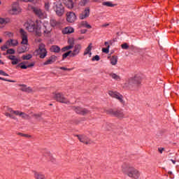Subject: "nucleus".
Segmentation results:
<instances>
[{
	"label": "nucleus",
	"mask_w": 179,
	"mask_h": 179,
	"mask_svg": "<svg viewBox=\"0 0 179 179\" xmlns=\"http://www.w3.org/2000/svg\"><path fill=\"white\" fill-rule=\"evenodd\" d=\"M64 4L68 9H73V1L72 0H64Z\"/></svg>",
	"instance_id": "4be33fe9"
},
{
	"label": "nucleus",
	"mask_w": 179,
	"mask_h": 179,
	"mask_svg": "<svg viewBox=\"0 0 179 179\" xmlns=\"http://www.w3.org/2000/svg\"><path fill=\"white\" fill-rule=\"evenodd\" d=\"M7 44L8 45V47H16V45L19 44V42H17V40L9 39L7 41Z\"/></svg>",
	"instance_id": "5701e85b"
},
{
	"label": "nucleus",
	"mask_w": 179,
	"mask_h": 179,
	"mask_svg": "<svg viewBox=\"0 0 179 179\" xmlns=\"http://www.w3.org/2000/svg\"><path fill=\"white\" fill-rule=\"evenodd\" d=\"M86 31H87V30L81 31V34H85V33H86Z\"/></svg>",
	"instance_id": "5fc2aeb1"
},
{
	"label": "nucleus",
	"mask_w": 179,
	"mask_h": 179,
	"mask_svg": "<svg viewBox=\"0 0 179 179\" xmlns=\"http://www.w3.org/2000/svg\"><path fill=\"white\" fill-rule=\"evenodd\" d=\"M80 50H82V45L80 44L76 45L73 52L71 51L70 57H76L80 52Z\"/></svg>",
	"instance_id": "2eb2a0df"
},
{
	"label": "nucleus",
	"mask_w": 179,
	"mask_h": 179,
	"mask_svg": "<svg viewBox=\"0 0 179 179\" xmlns=\"http://www.w3.org/2000/svg\"><path fill=\"white\" fill-rule=\"evenodd\" d=\"M104 5H106V6H113V4L110 2H106L104 3Z\"/></svg>",
	"instance_id": "3c124183"
},
{
	"label": "nucleus",
	"mask_w": 179,
	"mask_h": 179,
	"mask_svg": "<svg viewBox=\"0 0 179 179\" xmlns=\"http://www.w3.org/2000/svg\"><path fill=\"white\" fill-rule=\"evenodd\" d=\"M9 23H12V20L10 17H0V24L1 26H6V24H9Z\"/></svg>",
	"instance_id": "a211bd4d"
},
{
	"label": "nucleus",
	"mask_w": 179,
	"mask_h": 179,
	"mask_svg": "<svg viewBox=\"0 0 179 179\" xmlns=\"http://www.w3.org/2000/svg\"><path fill=\"white\" fill-rule=\"evenodd\" d=\"M158 150H159V153H163V150H164V148H159Z\"/></svg>",
	"instance_id": "864d4df0"
},
{
	"label": "nucleus",
	"mask_w": 179,
	"mask_h": 179,
	"mask_svg": "<svg viewBox=\"0 0 179 179\" xmlns=\"http://www.w3.org/2000/svg\"><path fill=\"white\" fill-rule=\"evenodd\" d=\"M10 35H12V33H10Z\"/></svg>",
	"instance_id": "69168bd1"
},
{
	"label": "nucleus",
	"mask_w": 179,
	"mask_h": 179,
	"mask_svg": "<svg viewBox=\"0 0 179 179\" xmlns=\"http://www.w3.org/2000/svg\"><path fill=\"white\" fill-rule=\"evenodd\" d=\"M57 61V57L55 56H51L47 61L43 63V65H51Z\"/></svg>",
	"instance_id": "412c9836"
},
{
	"label": "nucleus",
	"mask_w": 179,
	"mask_h": 179,
	"mask_svg": "<svg viewBox=\"0 0 179 179\" xmlns=\"http://www.w3.org/2000/svg\"><path fill=\"white\" fill-rule=\"evenodd\" d=\"M43 156H44V157H46V159H47V160H48V162H51L52 163H55L56 159H55V158H54V157H52L51 153H50L48 152H44Z\"/></svg>",
	"instance_id": "6ab92c4d"
},
{
	"label": "nucleus",
	"mask_w": 179,
	"mask_h": 179,
	"mask_svg": "<svg viewBox=\"0 0 179 179\" xmlns=\"http://www.w3.org/2000/svg\"><path fill=\"white\" fill-rule=\"evenodd\" d=\"M0 80H4L5 82H12L10 80H6V78H3L0 77Z\"/></svg>",
	"instance_id": "8fccbe9b"
},
{
	"label": "nucleus",
	"mask_w": 179,
	"mask_h": 179,
	"mask_svg": "<svg viewBox=\"0 0 179 179\" xmlns=\"http://www.w3.org/2000/svg\"><path fill=\"white\" fill-rule=\"evenodd\" d=\"M26 29L30 33H35L37 37H41V25L40 24L31 21L27 24Z\"/></svg>",
	"instance_id": "7ed1b4c3"
},
{
	"label": "nucleus",
	"mask_w": 179,
	"mask_h": 179,
	"mask_svg": "<svg viewBox=\"0 0 179 179\" xmlns=\"http://www.w3.org/2000/svg\"><path fill=\"white\" fill-rule=\"evenodd\" d=\"M92 48H93V45L92 43H90L88 47L85 50L83 55H87L89 54L90 57H91Z\"/></svg>",
	"instance_id": "b1692460"
},
{
	"label": "nucleus",
	"mask_w": 179,
	"mask_h": 179,
	"mask_svg": "<svg viewBox=\"0 0 179 179\" xmlns=\"http://www.w3.org/2000/svg\"><path fill=\"white\" fill-rule=\"evenodd\" d=\"M76 136H77L80 142H82V143H85V145H90V143H92V140H90V138H89L86 135L80 134L76 135Z\"/></svg>",
	"instance_id": "1a4fd4ad"
},
{
	"label": "nucleus",
	"mask_w": 179,
	"mask_h": 179,
	"mask_svg": "<svg viewBox=\"0 0 179 179\" xmlns=\"http://www.w3.org/2000/svg\"><path fill=\"white\" fill-rule=\"evenodd\" d=\"M6 117H9L10 118H12L13 120H15V115H12V113H10L9 112H6L5 113Z\"/></svg>",
	"instance_id": "58836bf2"
},
{
	"label": "nucleus",
	"mask_w": 179,
	"mask_h": 179,
	"mask_svg": "<svg viewBox=\"0 0 179 179\" xmlns=\"http://www.w3.org/2000/svg\"><path fill=\"white\" fill-rule=\"evenodd\" d=\"M69 43H71V40H69Z\"/></svg>",
	"instance_id": "0e129e2a"
},
{
	"label": "nucleus",
	"mask_w": 179,
	"mask_h": 179,
	"mask_svg": "<svg viewBox=\"0 0 179 179\" xmlns=\"http://www.w3.org/2000/svg\"><path fill=\"white\" fill-rule=\"evenodd\" d=\"M0 5H1V1H0Z\"/></svg>",
	"instance_id": "338daca9"
},
{
	"label": "nucleus",
	"mask_w": 179,
	"mask_h": 179,
	"mask_svg": "<svg viewBox=\"0 0 179 179\" xmlns=\"http://www.w3.org/2000/svg\"><path fill=\"white\" fill-rule=\"evenodd\" d=\"M121 47L122 50H128L129 48V45H128V43H127L122 44Z\"/></svg>",
	"instance_id": "4c0bfd02"
},
{
	"label": "nucleus",
	"mask_w": 179,
	"mask_h": 179,
	"mask_svg": "<svg viewBox=\"0 0 179 179\" xmlns=\"http://www.w3.org/2000/svg\"><path fill=\"white\" fill-rule=\"evenodd\" d=\"M34 177L36 179H45V175L38 172H35Z\"/></svg>",
	"instance_id": "bb28decb"
},
{
	"label": "nucleus",
	"mask_w": 179,
	"mask_h": 179,
	"mask_svg": "<svg viewBox=\"0 0 179 179\" xmlns=\"http://www.w3.org/2000/svg\"><path fill=\"white\" fill-rule=\"evenodd\" d=\"M0 58H1V54L0 53Z\"/></svg>",
	"instance_id": "680f3d73"
},
{
	"label": "nucleus",
	"mask_w": 179,
	"mask_h": 179,
	"mask_svg": "<svg viewBox=\"0 0 179 179\" xmlns=\"http://www.w3.org/2000/svg\"><path fill=\"white\" fill-rule=\"evenodd\" d=\"M90 15V8L89 7L86 8L84 11H83L80 15L79 18L81 20H83V19H86V17H89V15Z\"/></svg>",
	"instance_id": "4468645a"
},
{
	"label": "nucleus",
	"mask_w": 179,
	"mask_h": 179,
	"mask_svg": "<svg viewBox=\"0 0 179 179\" xmlns=\"http://www.w3.org/2000/svg\"><path fill=\"white\" fill-rule=\"evenodd\" d=\"M122 171H124V173H127V176L131 178L138 179L141 177V173L139 171L132 166H129V165L123 164Z\"/></svg>",
	"instance_id": "f03ea898"
},
{
	"label": "nucleus",
	"mask_w": 179,
	"mask_h": 179,
	"mask_svg": "<svg viewBox=\"0 0 179 179\" xmlns=\"http://www.w3.org/2000/svg\"><path fill=\"white\" fill-rule=\"evenodd\" d=\"M78 27H86L87 29H92V26L86 21H83L78 24Z\"/></svg>",
	"instance_id": "a878e982"
},
{
	"label": "nucleus",
	"mask_w": 179,
	"mask_h": 179,
	"mask_svg": "<svg viewBox=\"0 0 179 179\" xmlns=\"http://www.w3.org/2000/svg\"><path fill=\"white\" fill-rule=\"evenodd\" d=\"M52 96L54 100H56V101H58L59 103H63L64 104H68V103H69V101H68L66 98L64 97V94L62 93L53 92Z\"/></svg>",
	"instance_id": "20e7f679"
},
{
	"label": "nucleus",
	"mask_w": 179,
	"mask_h": 179,
	"mask_svg": "<svg viewBox=\"0 0 179 179\" xmlns=\"http://www.w3.org/2000/svg\"><path fill=\"white\" fill-rule=\"evenodd\" d=\"M2 43V39L0 38V43Z\"/></svg>",
	"instance_id": "052dcab7"
},
{
	"label": "nucleus",
	"mask_w": 179,
	"mask_h": 179,
	"mask_svg": "<svg viewBox=\"0 0 179 179\" xmlns=\"http://www.w3.org/2000/svg\"><path fill=\"white\" fill-rule=\"evenodd\" d=\"M22 12V9L17 4H14L12 8L9 10L10 15H19Z\"/></svg>",
	"instance_id": "9b49d317"
},
{
	"label": "nucleus",
	"mask_w": 179,
	"mask_h": 179,
	"mask_svg": "<svg viewBox=\"0 0 179 179\" xmlns=\"http://www.w3.org/2000/svg\"><path fill=\"white\" fill-rule=\"evenodd\" d=\"M117 62H118V57L117 56H112L110 58L111 65H117Z\"/></svg>",
	"instance_id": "c756f323"
},
{
	"label": "nucleus",
	"mask_w": 179,
	"mask_h": 179,
	"mask_svg": "<svg viewBox=\"0 0 179 179\" xmlns=\"http://www.w3.org/2000/svg\"><path fill=\"white\" fill-rule=\"evenodd\" d=\"M31 55H30V54H29V55H23L22 57V59H31Z\"/></svg>",
	"instance_id": "ea45409f"
},
{
	"label": "nucleus",
	"mask_w": 179,
	"mask_h": 179,
	"mask_svg": "<svg viewBox=\"0 0 179 179\" xmlns=\"http://www.w3.org/2000/svg\"><path fill=\"white\" fill-rule=\"evenodd\" d=\"M20 33L22 38V46L18 47L17 51L19 54H22V52H26L28 50L29 38L27 37V32L24 31V30L20 29Z\"/></svg>",
	"instance_id": "f257e3e1"
},
{
	"label": "nucleus",
	"mask_w": 179,
	"mask_h": 179,
	"mask_svg": "<svg viewBox=\"0 0 179 179\" xmlns=\"http://www.w3.org/2000/svg\"><path fill=\"white\" fill-rule=\"evenodd\" d=\"M0 75H2L3 76H9L8 73H6L5 71L0 70Z\"/></svg>",
	"instance_id": "49530a36"
},
{
	"label": "nucleus",
	"mask_w": 179,
	"mask_h": 179,
	"mask_svg": "<svg viewBox=\"0 0 179 179\" xmlns=\"http://www.w3.org/2000/svg\"><path fill=\"white\" fill-rule=\"evenodd\" d=\"M110 76H111V78H113V79H115V80H121V78L120 77V76L115 74V73H110Z\"/></svg>",
	"instance_id": "72a5a7b5"
},
{
	"label": "nucleus",
	"mask_w": 179,
	"mask_h": 179,
	"mask_svg": "<svg viewBox=\"0 0 179 179\" xmlns=\"http://www.w3.org/2000/svg\"><path fill=\"white\" fill-rule=\"evenodd\" d=\"M57 24H58V22H57V20H50V25L52 27H55V26H57Z\"/></svg>",
	"instance_id": "e433bc0d"
},
{
	"label": "nucleus",
	"mask_w": 179,
	"mask_h": 179,
	"mask_svg": "<svg viewBox=\"0 0 179 179\" xmlns=\"http://www.w3.org/2000/svg\"><path fill=\"white\" fill-rule=\"evenodd\" d=\"M73 48V42H71L69 45L65 46L62 49V51L63 52H65V51H68L69 50H72Z\"/></svg>",
	"instance_id": "cd10ccee"
},
{
	"label": "nucleus",
	"mask_w": 179,
	"mask_h": 179,
	"mask_svg": "<svg viewBox=\"0 0 179 179\" xmlns=\"http://www.w3.org/2000/svg\"><path fill=\"white\" fill-rule=\"evenodd\" d=\"M92 61H100V56L95 55L94 57H92Z\"/></svg>",
	"instance_id": "c03bdc74"
},
{
	"label": "nucleus",
	"mask_w": 179,
	"mask_h": 179,
	"mask_svg": "<svg viewBox=\"0 0 179 179\" xmlns=\"http://www.w3.org/2000/svg\"><path fill=\"white\" fill-rule=\"evenodd\" d=\"M87 2H89V0H81L80 2V5L81 6H85V5H86V3H87Z\"/></svg>",
	"instance_id": "a19ab883"
},
{
	"label": "nucleus",
	"mask_w": 179,
	"mask_h": 179,
	"mask_svg": "<svg viewBox=\"0 0 179 179\" xmlns=\"http://www.w3.org/2000/svg\"><path fill=\"white\" fill-rule=\"evenodd\" d=\"M45 10H49V9H50V3H48V2L45 3Z\"/></svg>",
	"instance_id": "a18cd8bd"
},
{
	"label": "nucleus",
	"mask_w": 179,
	"mask_h": 179,
	"mask_svg": "<svg viewBox=\"0 0 179 179\" xmlns=\"http://www.w3.org/2000/svg\"><path fill=\"white\" fill-rule=\"evenodd\" d=\"M66 20L69 23H73L76 20V15L73 12H68L66 13Z\"/></svg>",
	"instance_id": "f8f14e48"
},
{
	"label": "nucleus",
	"mask_w": 179,
	"mask_h": 179,
	"mask_svg": "<svg viewBox=\"0 0 179 179\" xmlns=\"http://www.w3.org/2000/svg\"><path fill=\"white\" fill-rule=\"evenodd\" d=\"M18 110H13L12 108H7V113H9L10 114H11V115H13V114L15 115H17V114H18V112H17Z\"/></svg>",
	"instance_id": "473e14b6"
},
{
	"label": "nucleus",
	"mask_w": 179,
	"mask_h": 179,
	"mask_svg": "<svg viewBox=\"0 0 179 179\" xmlns=\"http://www.w3.org/2000/svg\"><path fill=\"white\" fill-rule=\"evenodd\" d=\"M19 66L21 68V69H27V68H31L32 66H34V63H31L27 66L23 64V63H21L20 64H19Z\"/></svg>",
	"instance_id": "c85d7f7f"
},
{
	"label": "nucleus",
	"mask_w": 179,
	"mask_h": 179,
	"mask_svg": "<svg viewBox=\"0 0 179 179\" xmlns=\"http://www.w3.org/2000/svg\"><path fill=\"white\" fill-rule=\"evenodd\" d=\"M32 10L34 15H36V16L39 17V19H45L47 17V13L41 10V8H38L37 7H33Z\"/></svg>",
	"instance_id": "39448f33"
},
{
	"label": "nucleus",
	"mask_w": 179,
	"mask_h": 179,
	"mask_svg": "<svg viewBox=\"0 0 179 179\" xmlns=\"http://www.w3.org/2000/svg\"><path fill=\"white\" fill-rule=\"evenodd\" d=\"M34 117H35V118H40V117H41V114H34Z\"/></svg>",
	"instance_id": "603ef678"
},
{
	"label": "nucleus",
	"mask_w": 179,
	"mask_h": 179,
	"mask_svg": "<svg viewBox=\"0 0 179 179\" xmlns=\"http://www.w3.org/2000/svg\"><path fill=\"white\" fill-rule=\"evenodd\" d=\"M71 54H72V50H70L69 52H66V53L63 54L62 58L63 59H65L66 57L71 56Z\"/></svg>",
	"instance_id": "f704fd0d"
},
{
	"label": "nucleus",
	"mask_w": 179,
	"mask_h": 179,
	"mask_svg": "<svg viewBox=\"0 0 179 179\" xmlns=\"http://www.w3.org/2000/svg\"><path fill=\"white\" fill-rule=\"evenodd\" d=\"M171 161L172 162V163H173V164H176V161L175 160L171 159Z\"/></svg>",
	"instance_id": "bf43d9fd"
},
{
	"label": "nucleus",
	"mask_w": 179,
	"mask_h": 179,
	"mask_svg": "<svg viewBox=\"0 0 179 179\" xmlns=\"http://www.w3.org/2000/svg\"><path fill=\"white\" fill-rule=\"evenodd\" d=\"M73 110L77 114H80V115H86L89 114L90 111L86 108H80L79 106H73Z\"/></svg>",
	"instance_id": "6e6552de"
},
{
	"label": "nucleus",
	"mask_w": 179,
	"mask_h": 179,
	"mask_svg": "<svg viewBox=\"0 0 179 179\" xmlns=\"http://www.w3.org/2000/svg\"><path fill=\"white\" fill-rule=\"evenodd\" d=\"M50 52H55V54H58V52H61V48L57 45H53L50 48Z\"/></svg>",
	"instance_id": "aec40b11"
},
{
	"label": "nucleus",
	"mask_w": 179,
	"mask_h": 179,
	"mask_svg": "<svg viewBox=\"0 0 179 179\" xmlns=\"http://www.w3.org/2000/svg\"><path fill=\"white\" fill-rule=\"evenodd\" d=\"M105 45H107V48H102V52H105V54H108L110 52V45H108V42H105Z\"/></svg>",
	"instance_id": "7c9ffc66"
},
{
	"label": "nucleus",
	"mask_w": 179,
	"mask_h": 179,
	"mask_svg": "<svg viewBox=\"0 0 179 179\" xmlns=\"http://www.w3.org/2000/svg\"><path fill=\"white\" fill-rule=\"evenodd\" d=\"M18 135H20V136H24V138H31V136L29 134H24L23 133H19Z\"/></svg>",
	"instance_id": "37998d69"
},
{
	"label": "nucleus",
	"mask_w": 179,
	"mask_h": 179,
	"mask_svg": "<svg viewBox=\"0 0 179 179\" xmlns=\"http://www.w3.org/2000/svg\"><path fill=\"white\" fill-rule=\"evenodd\" d=\"M73 31H75V30L71 27H67L62 30L63 34H71V33H73Z\"/></svg>",
	"instance_id": "393cba45"
},
{
	"label": "nucleus",
	"mask_w": 179,
	"mask_h": 179,
	"mask_svg": "<svg viewBox=\"0 0 179 179\" xmlns=\"http://www.w3.org/2000/svg\"><path fill=\"white\" fill-rule=\"evenodd\" d=\"M38 41H39V42L41 41V39H39Z\"/></svg>",
	"instance_id": "e2e57ef3"
},
{
	"label": "nucleus",
	"mask_w": 179,
	"mask_h": 179,
	"mask_svg": "<svg viewBox=\"0 0 179 179\" xmlns=\"http://www.w3.org/2000/svg\"><path fill=\"white\" fill-rule=\"evenodd\" d=\"M108 94L110 97H113L114 99H117L120 101V103H124V99H122V95L117 92L108 91Z\"/></svg>",
	"instance_id": "9d476101"
},
{
	"label": "nucleus",
	"mask_w": 179,
	"mask_h": 179,
	"mask_svg": "<svg viewBox=\"0 0 179 179\" xmlns=\"http://www.w3.org/2000/svg\"><path fill=\"white\" fill-rule=\"evenodd\" d=\"M107 26H108V24L102 25V27H107Z\"/></svg>",
	"instance_id": "4d7b16f0"
},
{
	"label": "nucleus",
	"mask_w": 179,
	"mask_h": 179,
	"mask_svg": "<svg viewBox=\"0 0 179 179\" xmlns=\"http://www.w3.org/2000/svg\"><path fill=\"white\" fill-rule=\"evenodd\" d=\"M21 2H34V0H17Z\"/></svg>",
	"instance_id": "de8ad7c7"
},
{
	"label": "nucleus",
	"mask_w": 179,
	"mask_h": 179,
	"mask_svg": "<svg viewBox=\"0 0 179 179\" xmlns=\"http://www.w3.org/2000/svg\"><path fill=\"white\" fill-rule=\"evenodd\" d=\"M106 113L109 114L110 115H114L117 118H124V112H122V110L109 109L108 110L106 111Z\"/></svg>",
	"instance_id": "423d86ee"
},
{
	"label": "nucleus",
	"mask_w": 179,
	"mask_h": 179,
	"mask_svg": "<svg viewBox=\"0 0 179 179\" xmlns=\"http://www.w3.org/2000/svg\"><path fill=\"white\" fill-rule=\"evenodd\" d=\"M40 58H45L47 57V49H45V45L44 43H40L38 50Z\"/></svg>",
	"instance_id": "0eeeda50"
},
{
	"label": "nucleus",
	"mask_w": 179,
	"mask_h": 179,
	"mask_svg": "<svg viewBox=\"0 0 179 179\" xmlns=\"http://www.w3.org/2000/svg\"><path fill=\"white\" fill-rule=\"evenodd\" d=\"M7 58L10 59L12 65H17L20 62V59L13 55H8Z\"/></svg>",
	"instance_id": "dca6fc26"
},
{
	"label": "nucleus",
	"mask_w": 179,
	"mask_h": 179,
	"mask_svg": "<svg viewBox=\"0 0 179 179\" xmlns=\"http://www.w3.org/2000/svg\"><path fill=\"white\" fill-rule=\"evenodd\" d=\"M141 77L135 76L134 78H130L129 83L130 85H141Z\"/></svg>",
	"instance_id": "f3484780"
},
{
	"label": "nucleus",
	"mask_w": 179,
	"mask_h": 179,
	"mask_svg": "<svg viewBox=\"0 0 179 179\" xmlns=\"http://www.w3.org/2000/svg\"><path fill=\"white\" fill-rule=\"evenodd\" d=\"M9 45L7 44V42H6V44L1 47V51H6L9 48Z\"/></svg>",
	"instance_id": "c9c22d12"
},
{
	"label": "nucleus",
	"mask_w": 179,
	"mask_h": 179,
	"mask_svg": "<svg viewBox=\"0 0 179 179\" xmlns=\"http://www.w3.org/2000/svg\"><path fill=\"white\" fill-rule=\"evenodd\" d=\"M17 113L16 115H19L20 117H21L22 118H24V119H27L29 118V115L23 113V112H20L19 110H17Z\"/></svg>",
	"instance_id": "2f4dec72"
},
{
	"label": "nucleus",
	"mask_w": 179,
	"mask_h": 179,
	"mask_svg": "<svg viewBox=\"0 0 179 179\" xmlns=\"http://www.w3.org/2000/svg\"><path fill=\"white\" fill-rule=\"evenodd\" d=\"M55 10L58 16H62L64 15V12H65L64 10V6H62V3H57Z\"/></svg>",
	"instance_id": "ddd939ff"
},
{
	"label": "nucleus",
	"mask_w": 179,
	"mask_h": 179,
	"mask_svg": "<svg viewBox=\"0 0 179 179\" xmlns=\"http://www.w3.org/2000/svg\"><path fill=\"white\" fill-rule=\"evenodd\" d=\"M7 54H10L11 55L15 54V50L13 49H8Z\"/></svg>",
	"instance_id": "79ce46f5"
},
{
	"label": "nucleus",
	"mask_w": 179,
	"mask_h": 179,
	"mask_svg": "<svg viewBox=\"0 0 179 179\" xmlns=\"http://www.w3.org/2000/svg\"><path fill=\"white\" fill-rule=\"evenodd\" d=\"M43 31L45 34H50V33H51V29H45Z\"/></svg>",
	"instance_id": "09e8293b"
},
{
	"label": "nucleus",
	"mask_w": 179,
	"mask_h": 179,
	"mask_svg": "<svg viewBox=\"0 0 179 179\" xmlns=\"http://www.w3.org/2000/svg\"><path fill=\"white\" fill-rule=\"evenodd\" d=\"M0 64H1V65H4V64H5V63H4L3 62H2V60H0Z\"/></svg>",
	"instance_id": "6e6d98bb"
},
{
	"label": "nucleus",
	"mask_w": 179,
	"mask_h": 179,
	"mask_svg": "<svg viewBox=\"0 0 179 179\" xmlns=\"http://www.w3.org/2000/svg\"><path fill=\"white\" fill-rule=\"evenodd\" d=\"M61 69H62L63 71H66V69L65 67H61Z\"/></svg>",
	"instance_id": "13d9d810"
}]
</instances>
